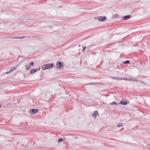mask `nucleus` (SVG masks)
Returning a JSON list of instances; mask_svg holds the SVG:
<instances>
[{
	"instance_id": "c85d7f7f",
	"label": "nucleus",
	"mask_w": 150,
	"mask_h": 150,
	"mask_svg": "<svg viewBox=\"0 0 150 150\" xmlns=\"http://www.w3.org/2000/svg\"><path fill=\"white\" fill-rule=\"evenodd\" d=\"M123 105H127V104H122Z\"/></svg>"
},
{
	"instance_id": "2f4dec72",
	"label": "nucleus",
	"mask_w": 150,
	"mask_h": 150,
	"mask_svg": "<svg viewBox=\"0 0 150 150\" xmlns=\"http://www.w3.org/2000/svg\"><path fill=\"white\" fill-rule=\"evenodd\" d=\"M84 50H83V52H84Z\"/></svg>"
},
{
	"instance_id": "20e7f679",
	"label": "nucleus",
	"mask_w": 150,
	"mask_h": 150,
	"mask_svg": "<svg viewBox=\"0 0 150 150\" xmlns=\"http://www.w3.org/2000/svg\"><path fill=\"white\" fill-rule=\"evenodd\" d=\"M40 67H39V68L37 69H31L30 71V73L31 74H33L34 73H35L37 72L38 71L40 70Z\"/></svg>"
},
{
	"instance_id": "aec40b11",
	"label": "nucleus",
	"mask_w": 150,
	"mask_h": 150,
	"mask_svg": "<svg viewBox=\"0 0 150 150\" xmlns=\"http://www.w3.org/2000/svg\"><path fill=\"white\" fill-rule=\"evenodd\" d=\"M25 38L24 36L18 37V39H22Z\"/></svg>"
},
{
	"instance_id": "0eeeda50",
	"label": "nucleus",
	"mask_w": 150,
	"mask_h": 150,
	"mask_svg": "<svg viewBox=\"0 0 150 150\" xmlns=\"http://www.w3.org/2000/svg\"><path fill=\"white\" fill-rule=\"evenodd\" d=\"M129 101H128L126 99L122 100L119 103H128Z\"/></svg>"
},
{
	"instance_id": "4468645a",
	"label": "nucleus",
	"mask_w": 150,
	"mask_h": 150,
	"mask_svg": "<svg viewBox=\"0 0 150 150\" xmlns=\"http://www.w3.org/2000/svg\"><path fill=\"white\" fill-rule=\"evenodd\" d=\"M7 107H8L7 106H4V105H2V104L0 105V108H1V107H2V108H4Z\"/></svg>"
},
{
	"instance_id": "423d86ee",
	"label": "nucleus",
	"mask_w": 150,
	"mask_h": 150,
	"mask_svg": "<svg viewBox=\"0 0 150 150\" xmlns=\"http://www.w3.org/2000/svg\"><path fill=\"white\" fill-rule=\"evenodd\" d=\"M98 114V112L97 111H95L92 114V116L94 117L95 118H96V115Z\"/></svg>"
},
{
	"instance_id": "2eb2a0df",
	"label": "nucleus",
	"mask_w": 150,
	"mask_h": 150,
	"mask_svg": "<svg viewBox=\"0 0 150 150\" xmlns=\"http://www.w3.org/2000/svg\"><path fill=\"white\" fill-rule=\"evenodd\" d=\"M117 126L118 127H121L122 126V123H119L117 125Z\"/></svg>"
},
{
	"instance_id": "b1692460",
	"label": "nucleus",
	"mask_w": 150,
	"mask_h": 150,
	"mask_svg": "<svg viewBox=\"0 0 150 150\" xmlns=\"http://www.w3.org/2000/svg\"><path fill=\"white\" fill-rule=\"evenodd\" d=\"M126 78H123V79L122 78V80H126Z\"/></svg>"
},
{
	"instance_id": "f8f14e48",
	"label": "nucleus",
	"mask_w": 150,
	"mask_h": 150,
	"mask_svg": "<svg viewBox=\"0 0 150 150\" xmlns=\"http://www.w3.org/2000/svg\"><path fill=\"white\" fill-rule=\"evenodd\" d=\"M15 69V68L14 67H12L11 68V70L10 71H9V72H6L5 73L6 74H8L10 72H11L12 71H13Z\"/></svg>"
},
{
	"instance_id": "6ab92c4d",
	"label": "nucleus",
	"mask_w": 150,
	"mask_h": 150,
	"mask_svg": "<svg viewBox=\"0 0 150 150\" xmlns=\"http://www.w3.org/2000/svg\"><path fill=\"white\" fill-rule=\"evenodd\" d=\"M132 80V79H130L129 78H127L126 79V80L127 81H131Z\"/></svg>"
},
{
	"instance_id": "a878e982",
	"label": "nucleus",
	"mask_w": 150,
	"mask_h": 150,
	"mask_svg": "<svg viewBox=\"0 0 150 150\" xmlns=\"http://www.w3.org/2000/svg\"><path fill=\"white\" fill-rule=\"evenodd\" d=\"M111 105H115V104H116V105H117L118 104H117V103H116V104H110Z\"/></svg>"
},
{
	"instance_id": "9d476101",
	"label": "nucleus",
	"mask_w": 150,
	"mask_h": 150,
	"mask_svg": "<svg viewBox=\"0 0 150 150\" xmlns=\"http://www.w3.org/2000/svg\"><path fill=\"white\" fill-rule=\"evenodd\" d=\"M111 78L117 80H122V78L121 77H112Z\"/></svg>"
},
{
	"instance_id": "5701e85b",
	"label": "nucleus",
	"mask_w": 150,
	"mask_h": 150,
	"mask_svg": "<svg viewBox=\"0 0 150 150\" xmlns=\"http://www.w3.org/2000/svg\"><path fill=\"white\" fill-rule=\"evenodd\" d=\"M98 104H96V103L94 104H93V105L94 106H96L97 105H98Z\"/></svg>"
},
{
	"instance_id": "4be33fe9",
	"label": "nucleus",
	"mask_w": 150,
	"mask_h": 150,
	"mask_svg": "<svg viewBox=\"0 0 150 150\" xmlns=\"http://www.w3.org/2000/svg\"><path fill=\"white\" fill-rule=\"evenodd\" d=\"M10 38L13 39H18V37H11Z\"/></svg>"
},
{
	"instance_id": "f03ea898",
	"label": "nucleus",
	"mask_w": 150,
	"mask_h": 150,
	"mask_svg": "<svg viewBox=\"0 0 150 150\" xmlns=\"http://www.w3.org/2000/svg\"><path fill=\"white\" fill-rule=\"evenodd\" d=\"M95 19H98L100 21H103L106 19V17L105 16H98L95 18Z\"/></svg>"
},
{
	"instance_id": "473e14b6",
	"label": "nucleus",
	"mask_w": 150,
	"mask_h": 150,
	"mask_svg": "<svg viewBox=\"0 0 150 150\" xmlns=\"http://www.w3.org/2000/svg\"><path fill=\"white\" fill-rule=\"evenodd\" d=\"M149 146H150V145Z\"/></svg>"
},
{
	"instance_id": "412c9836",
	"label": "nucleus",
	"mask_w": 150,
	"mask_h": 150,
	"mask_svg": "<svg viewBox=\"0 0 150 150\" xmlns=\"http://www.w3.org/2000/svg\"><path fill=\"white\" fill-rule=\"evenodd\" d=\"M30 65H33L34 64V63L33 62H32L29 64Z\"/></svg>"
},
{
	"instance_id": "f3484780",
	"label": "nucleus",
	"mask_w": 150,
	"mask_h": 150,
	"mask_svg": "<svg viewBox=\"0 0 150 150\" xmlns=\"http://www.w3.org/2000/svg\"><path fill=\"white\" fill-rule=\"evenodd\" d=\"M131 81H139V80L136 79H132V80H131Z\"/></svg>"
},
{
	"instance_id": "bb28decb",
	"label": "nucleus",
	"mask_w": 150,
	"mask_h": 150,
	"mask_svg": "<svg viewBox=\"0 0 150 150\" xmlns=\"http://www.w3.org/2000/svg\"><path fill=\"white\" fill-rule=\"evenodd\" d=\"M111 103H116V102H112Z\"/></svg>"
},
{
	"instance_id": "6e6552de",
	"label": "nucleus",
	"mask_w": 150,
	"mask_h": 150,
	"mask_svg": "<svg viewBox=\"0 0 150 150\" xmlns=\"http://www.w3.org/2000/svg\"><path fill=\"white\" fill-rule=\"evenodd\" d=\"M131 17V15H127L125 16H124L123 18V19L125 20H127L129 18H130Z\"/></svg>"
},
{
	"instance_id": "39448f33",
	"label": "nucleus",
	"mask_w": 150,
	"mask_h": 150,
	"mask_svg": "<svg viewBox=\"0 0 150 150\" xmlns=\"http://www.w3.org/2000/svg\"><path fill=\"white\" fill-rule=\"evenodd\" d=\"M63 64L62 63L60 62H58L57 64V67L59 69H60L62 67H63Z\"/></svg>"
},
{
	"instance_id": "f257e3e1",
	"label": "nucleus",
	"mask_w": 150,
	"mask_h": 150,
	"mask_svg": "<svg viewBox=\"0 0 150 150\" xmlns=\"http://www.w3.org/2000/svg\"><path fill=\"white\" fill-rule=\"evenodd\" d=\"M54 66L53 63L47 64L44 65L42 67V69L45 70L46 69H48L52 68Z\"/></svg>"
},
{
	"instance_id": "9b49d317",
	"label": "nucleus",
	"mask_w": 150,
	"mask_h": 150,
	"mask_svg": "<svg viewBox=\"0 0 150 150\" xmlns=\"http://www.w3.org/2000/svg\"><path fill=\"white\" fill-rule=\"evenodd\" d=\"M2 105H4V106H7L8 107H10V108H11V107H12V104H9V105H8L7 104H2Z\"/></svg>"
},
{
	"instance_id": "a211bd4d",
	"label": "nucleus",
	"mask_w": 150,
	"mask_h": 150,
	"mask_svg": "<svg viewBox=\"0 0 150 150\" xmlns=\"http://www.w3.org/2000/svg\"><path fill=\"white\" fill-rule=\"evenodd\" d=\"M145 106L150 107V104H146Z\"/></svg>"
},
{
	"instance_id": "cd10ccee",
	"label": "nucleus",
	"mask_w": 150,
	"mask_h": 150,
	"mask_svg": "<svg viewBox=\"0 0 150 150\" xmlns=\"http://www.w3.org/2000/svg\"><path fill=\"white\" fill-rule=\"evenodd\" d=\"M95 84V83H89V84H90V85H91V84Z\"/></svg>"
},
{
	"instance_id": "1a4fd4ad",
	"label": "nucleus",
	"mask_w": 150,
	"mask_h": 150,
	"mask_svg": "<svg viewBox=\"0 0 150 150\" xmlns=\"http://www.w3.org/2000/svg\"><path fill=\"white\" fill-rule=\"evenodd\" d=\"M25 69L26 70H29L31 68V67L28 64L25 65Z\"/></svg>"
},
{
	"instance_id": "7c9ffc66",
	"label": "nucleus",
	"mask_w": 150,
	"mask_h": 150,
	"mask_svg": "<svg viewBox=\"0 0 150 150\" xmlns=\"http://www.w3.org/2000/svg\"><path fill=\"white\" fill-rule=\"evenodd\" d=\"M84 50H83V52H84Z\"/></svg>"
},
{
	"instance_id": "dca6fc26",
	"label": "nucleus",
	"mask_w": 150,
	"mask_h": 150,
	"mask_svg": "<svg viewBox=\"0 0 150 150\" xmlns=\"http://www.w3.org/2000/svg\"><path fill=\"white\" fill-rule=\"evenodd\" d=\"M129 61L128 60H127L126 61H125V62H124L123 63L124 64H127V63H129Z\"/></svg>"
},
{
	"instance_id": "393cba45",
	"label": "nucleus",
	"mask_w": 150,
	"mask_h": 150,
	"mask_svg": "<svg viewBox=\"0 0 150 150\" xmlns=\"http://www.w3.org/2000/svg\"><path fill=\"white\" fill-rule=\"evenodd\" d=\"M103 105L102 104H100L99 105V107H100L101 106V105Z\"/></svg>"
},
{
	"instance_id": "7ed1b4c3",
	"label": "nucleus",
	"mask_w": 150,
	"mask_h": 150,
	"mask_svg": "<svg viewBox=\"0 0 150 150\" xmlns=\"http://www.w3.org/2000/svg\"><path fill=\"white\" fill-rule=\"evenodd\" d=\"M38 112V110L37 109H31L29 110V112L31 115H33L36 113Z\"/></svg>"
},
{
	"instance_id": "c756f323",
	"label": "nucleus",
	"mask_w": 150,
	"mask_h": 150,
	"mask_svg": "<svg viewBox=\"0 0 150 150\" xmlns=\"http://www.w3.org/2000/svg\"><path fill=\"white\" fill-rule=\"evenodd\" d=\"M86 48V47H83V50H85V49Z\"/></svg>"
},
{
	"instance_id": "ddd939ff",
	"label": "nucleus",
	"mask_w": 150,
	"mask_h": 150,
	"mask_svg": "<svg viewBox=\"0 0 150 150\" xmlns=\"http://www.w3.org/2000/svg\"><path fill=\"white\" fill-rule=\"evenodd\" d=\"M65 140V139H63L62 138H60L58 140V142H62L63 141H64Z\"/></svg>"
}]
</instances>
